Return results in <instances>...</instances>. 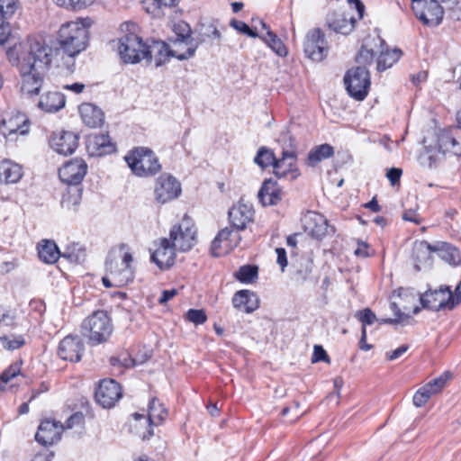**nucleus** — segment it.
<instances>
[{"label":"nucleus","mask_w":461,"mask_h":461,"mask_svg":"<svg viewBox=\"0 0 461 461\" xmlns=\"http://www.w3.org/2000/svg\"><path fill=\"white\" fill-rule=\"evenodd\" d=\"M54 49L45 41L29 37L7 50V58L12 65L20 69L47 72L51 66Z\"/></svg>","instance_id":"f257e3e1"},{"label":"nucleus","mask_w":461,"mask_h":461,"mask_svg":"<svg viewBox=\"0 0 461 461\" xmlns=\"http://www.w3.org/2000/svg\"><path fill=\"white\" fill-rule=\"evenodd\" d=\"M90 25L89 19H79L64 23L59 31V48L68 56V60L64 62V65L70 72L75 67L74 58L87 47Z\"/></svg>","instance_id":"f03ea898"},{"label":"nucleus","mask_w":461,"mask_h":461,"mask_svg":"<svg viewBox=\"0 0 461 461\" xmlns=\"http://www.w3.org/2000/svg\"><path fill=\"white\" fill-rule=\"evenodd\" d=\"M83 335L87 338L90 346L106 342L113 334L112 319L105 311H95L81 325Z\"/></svg>","instance_id":"7ed1b4c3"},{"label":"nucleus","mask_w":461,"mask_h":461,"mask_svg":"<svg viewBox=\"0 0 461 461\" xmlns=\"http://www.w3.org/2000/svg\"><path fill=\"white\" fill-rule=\"evenodd\" d=\"M124 159L132 173L140 177L155 176L162 167L155 152L146 147L134 148Z\"/></svg>","instance_id":"20e7f679"},{"label":"nucleus","mask_w":461,"mask_h":461,"mask_svg":"<svg viewBox=\"0 0 461 461\" xmlns=\"http://www.w3.org/2000/svg\"><path fill=\"white\" fill-rule=\"evenodd\" d=\"M132 418L135 423L131 428L136 430V434L143 439H149L153 436V426H158L167 417V410L156 397H153L148 408V416L138 412L133 413Z\"/></svg>","instance_id":"39448f33"},{"label":"nucleus","mask_w":461,"mask_h":461,"mask_svg":"<svg viewBox=\"0 0 461 461\" xmlns=\"http://www.w3.org/2000/svg\"><path fill=\"white\" fill-rule=\"evenodd\" d=\"M279 142L287 143L289 149H283L282 156L279 158H276L274 164V174L278 177H290L294 179L299 176L298 169L296 167V152L294 150V140L293 139L290 131L285 130L280 133L278 138Z\"/></svg>","instance_id":"423d86ee"},{"label":"nucleus","mask_w":461,"mask_h":461,"mask_svg":"<svg viewBox=\"0 0 461 461\" xmlns=\"http://www.w3.org/2000/svg\"><path fill=\"white\" fill-rule=\"evenodd\" d=\"M119 54L124 63L135 64L146 59L150 51L142 39L133 32L126 33L119 40Z\"/></svg>","instance_id":"0eeeda50"},{"label":"nucleus","mask_w":461,"mask_h":461,"mask_svg":"<svg viewBox=\"0 0 461 461\" xmlns=\"http://www.w3.org/2000/svg\"><path fill=\"white\" fill-rule=\"evenodd\" d=\"M126 248L125 244H121L118 250L113 249L109 252L105 261V269L111 276L113 275L124 276L127 285L133 279V271L131 267L133 258L130 252H123Z\"/></svg>","instance_id":"6e6552de"},{"label":"nucleus","mask_w":461,"mask_h":461,"mask_svg":"<svg viewBox=\"0 0 461 461\" xmlns=\"http://www.w3.org/2000/svg\"><path fill=\"white\" fill-rule=\"evenodd\" d=\"M348 95L357 101H362L368 94L370 86L369 71L365 67H357L348 70L344 77Z\"/></svg>","instance_id":"1a4fd4ad"},{"label":"nucleus","mask_w":461,"mask_h":461,"mask_svg":"<svg viewBox=\"0 0 461 461\" xmlns=\"http://www.w3.org/2000/svg\"><path fill=\"white\" fill-rule=\"evenodd\" d=\"M30 121L24 113L7 114L0 122V132L6 141H17L20 137L28 135Z\"/></svg>","instance_id":"9d476101"},{"label":"nucleus","mask_w":461,"mask_h":461,"mask_svg":"<svg viewBox=\"0 0 461 461\" xmlns=\"http://www.w3.org/2000/svg\"><path fill=\"white\" fill-rule=\"evenodd\" d=\"M196 230L189 218L184 217L181 223L172 227L167 239L176 250H190L195 241Z\"/></svg>","instance_id":"9b49d317"},{"label":"nucleus","mask_w":461,"mask_h":461,"mask_svg":"<svg viewBox=\"0 0 461 461\" xmlns=\"http://www.w3.org/2000/svg\"><path fill=\"white\" fill-rule=\"evenodd\" d=\"M189 46V49L185 50L183 52H180L179 50H177L176 48L170 49L169 46L165 42L158 41L152 46L151 50H149L150 58L147 60H151L153 52H155V65L157 68L165 64L169 57H175L179 60L188 59L194 55L195 50L199 46V42H190Z\"/></svg>","instance_id":"f8f14e48"},{"label":"nucleus","mask_w":461,"mask_h":461,"mask_svg":"<svg viewBox=\"0 0 461 461\" xmlns=\"http://www.w3.org/2000/svg\"><path fill=\"white\" fill-rule=\"evenodd\" d=\"M420 301L423 308L431 311H451L455 309V307L450 306L451 289L447 285H441L438 289L426 291L420 294Z\"/></svg>","instance_id":"ddd939ff"},{"label":"nucleus","mask_w":461,"mask_h":461,"mask_svg":"<svg viewBox=\"0 0 461 461\" xmlns=\"http://www.w3.org/2000/svg\"><path fill=\"white\" fill-rule=\"evenodd\" d=\"M437 0L418 1L412 10L419 20L429 26L438 25L443 18L444 10Z\"/></svg>","instance_id":"4468645a"},{"label":"nucleus","mask_w":461,"mask_h":461,"mask_svg":"<svg viewBox=\"0 0 461 461\" xmlns=\"http://www.w3.org/2000/svg\"><path fill=\"white\" fill-rule=\"evenodd\" d=\"M303 50L306 57L313 61H321L327 56V41L321 29H313L307 33Z\"/></svg>","instance_id":"2eb2a0df"},{"label":"nucleus","mask_w":461,"mask_h":461,"mask_svg":"<svg viewBox=\"0 0 461 461\" xmlns=\"http://www.w3.org/2000/svg\"><path fill=\"white\" fill-rule=\"evenodd\" d=\"M180 193L181 185L173 176L162 174L156 180L154 194L157 202L165 203L178 197Z\"/></svg>","instance_id":"dca6fc26"},{"label":"nucleus","mask_w":461,"mask_h":461,"mask_svg":"<svg viewBox=\"0 0 461 461\" xmlns=\"http://www.w3.org/2000/svg\"><path fill=\"white\" fill-rule=\"evenodd\" d=\"M438 148L444 154L461 157V126L440 131L438 134Z\"/></svg>","instance_id":"f3484780"},{"label":"nucleus","mask_w":461,"mask_h":461,"mask_svg":"<svg viewBox=\"0 0 461 461\" xmlns=\"http://www.w3.org/2000/svg\"><path fill=\"white\" fill-rule=\"evenodd\" d=\"M121 385L113 379H104L95 391V400L103 407L110 409L122 398Z\"/></svg>","instance_id":"a211bd4d"},{"label":"nucleus","mask_w":461,"mask_h":461,"mask_svg":"<svg viewBox=\"0 0 461 461\" xmlns=\"http://www.w3.org/2000/svg\"><path fill=\"white\" fill-rule=\"evenodd\" d=\"M87 172V164L82 158L66 162L59 170V179L68 185H79Z\"/></svg>","instance_id":"6ab92c4d"},{"label":"nucleus","mask_w":461,"mask_h":461,"mask_svg":"<svg viewBox=\"0 0 461 461\" xmlns=\"http://www.w3.org/2000/svg\"><path fill=\"white\" fill-rule=\"evenodd\" d=\"M85 345L78 336H66L59 344L58 355L60 358L70 362L81 360Z\"/></svg>","instance_id":"aec40b11"},{"label":"nucleus","mask_w":461,"mask_h":461,"mask_svg":"<svg viewBox=\"0 0 461 461\" xmlns=\"http://www.w3.org/2000/svg\"><path fill=\"white\" fill-rule=\"evenodd\" d=\"M64 426L53 420H44L41 422L35 439L42 446L52 445L61 438Z\"/></svg>","instance_id":"412c9836"},{"label":"nucleus","mask_w":461,"mask_h":461,"mask_svg":"<svg viewBox=\"0 0 461 461\" xmlns=\"http://www.w3.org/2000/svg\"><path fill=\"white\" fill-rule=\"evenodd\" d=\"M357 20L346 12L333 11L327 14L326 24L328 28L337 33L349 34L355 28Z\"/></svg>","instance_id":"4be33fe9"},{"label":"nucleus","mask_w":461,"mask_h":461,"mask_svg":"<svg viewBox=\"0 0 461 461\" xmlns=\"http://www.w3.org/2000/svg\"><path fill=\"white\" fill-rule=\"evenodd\" d=\"M240 240V235L232 237V230L224 228L221 230L212 242V254L214 257H221L236 248Z\"/></svg>","instance_id":"5701e85b"},{"label":"nucleus","mask_w":461,"mask_h":461,"mask_svg":"<svg viewBox=\"0 0 461 461\" xmlns=\"http://www.w3.org/2000/svg\"><path fill=\"white\" fill-rule=\"evenodd\" d=\"M229 221L232 228L243 230L253 221L254 210L251 204L239 202L229 210Z\"/></svg>","instance_id":"b1692460"},{"label":"nucleus","mask_w":461,"mask_h":461,"mask_svg":"<svg viewBox=\"0 0 461 461\" xmlns=\"http://www.w3.org/2000/svg\"><path fill=\"white\" fill-rule=\"evenodd\" d=\"M22 74L21 92L29 97L38 95L47 72L20 69Z\"/></svg>","instance_id":"393cba45"},{"label":"nucleus","mask_w":461,"mask_h":461,"mask_svg":"<svg viewBox=\"0 0 461 461\" xmlns=\"http://www.w3.org/2000/svg\"><path fill=\"white\" fill-rule=\"evenodd\" d=\"M78 145V136L72 131L55 133L50 141L51 148L59 154H72Z\"/></svg>","instance_id":"a878e982"},{"label":"nucleus","mask_w":461,"mask_h":461,"mask_svg":"<svg viewBox=\"0 0 461 461\" xmlns=\"http://www.w3.org/2000/svg\"><path fill=\"white\" fill-rule=\"evenodd\" d=\"M176 251L170 241L163 238L159 247L151 254V261L156 263L159 269H167L175 263Z\"/></svg>","instance_id":"bb28decb"},{"label":"nucleus","mask_w":461,"mask_h":461,"mask_svg":"<svg viewBox=\"0 0 461 461\" xmlns=\"http://www.w3.org/2000/svg\"><path fill=\"white\" fill-rule=\"evenodd\" d=\"M260 300L258 294L250 290H240L232 297V305L239 311L252 313L258 309Z\"/></svg>","instance_id":"cd10ccee"},{"label":"nucleus","mask_w":461,"mask_h":461,"mask_svg":"<svg viewBox=\"0 0 461 461\" xmlns=\"http://www.w3.org/2000/svg\"><path fill=\"white\" fill-rule=\"evenodd\" d=\"M304 228L313 238L321 240L329 234L330 226L323 215L310 212L304 218Z\"/></svg>","instance_id":"c85d7f7f"},{"label":"nucleus","mask_w":461,"mask_h":461,"mask_svg":"<svg viewBox=\"0 0 461 461\" xmlns=\"http://www.w3.org/2000/svg\"><path fill=\"white\" fill-rule=\"evenodd\" d=\"M87 149L92 155L104 156L116 150L108 134H95L87 139Z\"/></svg>","instance_id":"c756f323"},{"label":"nucleus","mask_w":461,"mask_h":461,"mask_svg":"<svg viewBox=\"0 0 461 461\" xmlns=\"http://www.w3.org/2000/svg\"><path fill=\"white\" fill-rule=\"evenodd\" d=\"M83 122L89 128L101 127L104 122V113L98 106L84 103L78 107Z\"/></svg>","instance_id":"7c9ffc66"},{"label":"nucleus","mask_w":461,"mask_h":461,"mask_svg":"<svg viewBox=\"0 0 461 461\" xmlns=\"http://www.w3.org/2000/svg\"><path fill=\"white\" fill-rule=\"evenodd\" d=\"M283 192L276 181L265 180L259 192L258 199L263 205H275L282 199Z\"/></svg>","instance_id":"2f4dec72"},{"label":"nucleus","mask_w":461,"mask_h":461,"mask_svg":"<svg viewBox=\"0 0 461 461\" xmlns=\"http://www.w3.org/2000/svg\"><path fill=\"white\" fill-rule=\"evenodd\" d=\"M66 104L65 95L59 91H48L44 93L39 101L38 106L47 113H56Z\"/></svg>","instance_id":"473e14b6"},{"label":"nucleus","mask_w":461,"mask_h":461,"mask_svg":"<svg viewBox=\"0 0 461 461\" xmlns=\"http://www.w3.org/2000/svg\"><path fill=\"white\" fill-rule=\"evenodd\" d=\"M23 176L21 165L5 159L0 163V181L6 185L18 183Z\"/></svg>","instance_id":"72a5a7b5"},{"label":"nucleus","mask_w":461,"mask_h":461,"mask_svg":"<svg viewBox=\"0 0 461 461\" xmlns=\"http://www.w3.org/2000/svg\"><path fill=\"white\" fill-rule=\"evenodd\" d=\"M173 32L176 38L173 40L174 47L180 50L182 46L185 50L189 49L190 42H198L195 39L191 37L192 30L189 24L185 22L180 21L174 24Z\"/></svg>","instance_id":"f704fd0d"},{"label":"nucleus","mask_w":461,"mask_h":461,"mask_svg":"<svg viewBox=\"0 0 461 461\" xmlns=\"http://www.w3.org/2000/svg\"><path fill=\"white\" fill-rule=\"evenodd\" d=\"M433 251H436L435 246L430 245L427 241H420L414 244L412 258L417 270H420V265L429 264Z\"/></svg>","instance_id":"c9c22d12"},{"label":"nucleus","mask_w":461,"mask_h":461,"mask_svg":"<svg viewBox=\"0 0 461 461\" xmlns=\"http://www.w3.org/2000/svg\"><path fill=\"white\" fill-rule=\"evenodd\" d=\"M38 255L41 260L47 264H54L61 254L53 240H44L38 245Z\"/></svg>","instance_id":"e433bc0d"},{"label":"nucleus","mask_w":461,"mask_h":461,"mask_svg":"<svg viewBox=\"0 0 461 461\" xmlns=\"http://www.w3.org/2000/svg\"><path fill=\"white\" fill-rule=\"evenodd\" d=\"M334 155V148L328 144H321L313 147L308 153L306 163L310 167L317 166L321 161L330 158Z\"/></svg>","instance_id":"4c0bfd02"},{"label":"nucleus","mask_w":461,"mask_h":461,"mask_svg":"<svg viewBox=\"0 0 461 461\" xmlns=\"http://www.w3.org/2000/svg\"><path fill=\"white\" fill-rule=\"evenodd\" d=\"M436 251L439 253L440 258L452 266H458L461 264V254L457 248L455 246L442 242L435 246Z\"/></svg>","instance_id":"58836bf2"},{"label":"nucleus","mask_w":461,"mask_h":461,"mask_svg":"<svg viewBox=\"0 0 461 461\" xmlns=\"http://www.w3.org/2000/svg\"><path fill=\"white\" fill-rule=\"evenodd\" d=\"M402 56V50L399 49H394L392 50H382L377 58V70L384 71L389 68H391L394 63H396Z\"/></svg>","instance_id":"ea45409f"},{"label":"nucleus","mask_w":461,"mask_h":461,"mask_svg":"<svg viewBox=\"0 0 461 461\" xmlns=\"http://www.w3.org/2000/svg\"><path fill=\"white\" fill-rule=\"evenodd\" d=\"M262 27L267 30V36L264 37L266 43L275 51L278 56L285 57L287 50L282 41L269 29V27L262 23Z\"/></svg>","instance_id":"a19ab883"},{"label":"nucleus","mask_w":461,"mask_h":461,"mask_svg":"<svg viewBox=\"0 0 461 461\" xmlns=\"http://www.w3.org/2000/svg\"><path fill=\"white\" fill-rule=\"evenodd\" d=\"M377 52L373 48L369 47V40H366L365 43L361 46L357 54L356 55V62L357 67H366L370 65Z\"/></svg>","instance_id":"79ce46f5"},{"label":"nucleus","mask_w":461,"mask_h":461,"mask_svg":"<svg viewBox=\"0 0 461 461\" xmlns=\"http://www.w3.org/2000/svg\"><path fill=\"white\" fill-rule=\"evenodd\" d=\"M221 34L213 23H203L201 24L198 38L195 39L199 42V45L206 41L207 40H217L220 41Z\"/></svg>","instance_id":"37998d69"},{"label":"nucleus","mask_w":461,"mask_h":461,"mask_svg":"<svg viewBox=\"0 0 461 461\" xmlns=\"http://www.w3.org/2000/svg\"><path fill=\"white\" fill-rule=\"evenodd\" d=\"M258 268L257 266L245 265L236 272L235 277L241 283L250 284L258 278Z\"/></svg>","instance_id":"c03bdc74"},{"label":"nucleus","mask_w":461,"mask_h":461,"mask_svg":"<svg viewBox=\"0 0 461 461\" xmlns=\"http://www.w3.org/2000/svg\"><path fill=\"white\" fill-rule=\"evenodd\" d=\"M276 158L271 149L266 147H261L258 150V153L254 158V162L262 168H265L269 166L274 167Z\"/></svg>","instance_id":"a18cd8bd"},{"label":"nucleus","mask_w":461,"mask_h":461,"mask_svg":"<svg viewBox=\"0 0 461 461\" xmlns=\"http://www.w3.org/2000/svg\"><path fill=\"white\" fill-rule=\"evenodd\" d=\"M451 373L445 372L438 377L427 383L425 386L430 392V394H437L446 386L447 382L451 378Z\"/></svg>","instance_id":"49530a36"},{"label":"nucleus","mask_w":461,"mask_h":461,"mask_svg":"<svg viewBox=\"0 0 461 461\" xmlns=\"http://www.w3.org/2000/svg\"><path fill=\"white\" fill-rule=\"evenodd\" d=\"M18 9V0H0V20H8Z\"/></svg>","instance_id":"de8ad7c7"},{"label":"nucleus","mask_w":461,"mask_h":461,"mask_svg":"<svg viewBox=\"0 0 461 461\" xmlns=\"http://www.w3.org/2000/svg\"><path fill=\"white\" fill-rule=\"evenodd\" d=\"M94 3V0H56V4L59 6L72 10H81Z\"/></svg>","instance_id":"09e8293b"},{"label":"nucleus","mask_w":461,"mask_h":461,"mask_svg":"<svg viewBox=\"0 0 461 461\" xmlns=\"http://www.w3.org/2000/svg\"><path fill=\"white\" fill-rule=\"evenodd\" d=\"M85 416L81 411L73 413L67 420L64 426L65 429H84Z\"/></svg>","instance_id":"8fccbe9b"},{"label":"nucleus","mask_w":461,"mask_h":461,"mask_svg":"<svg viewBox=\"0 0 461 461\" xmlns=\"http://www.w3.org/2000/svg\"><path fill=\"white\" fill-rule=\"evenodd\" d=\"M67 258L70 262L80 264L85 261L86 254V250L82 249H76V248H68L64 254L61 255Z\"/></svg>","instance_id":"3c124183"},{"label":"nucleus","mask_w":461,"mask_h":461,"mask_svg":"<svg viewBox=\"0 0 461 461\" xmlns=\"http://www.w3.org/2000/svg\"><path fill=\"white\" fill-rule=\"evenodd\" d=\"M103 284L105 287H122L126 285V278L120 275H113L112 276L107 274L102 278Z\"/></svg>","instance_id":"603ef678"},{"label":"nucleus","mask_w":461,"mask_h":461,"mask_svg":"<svg viewBox=\"0 0 461 461\" xmlns=\"http://www.w3.org/2000/svg\"><path fill=\"white\" fill-rule=\"evenodd\" d=\"M431 396H432V394H430V392L428 390V388L425 385H423L415 393L413 399H412L413 404L416 407H421L429 401V399Z\"/></svg>","instance_id":"864d4df0"},{"label":"nucleus","mask_w":461,"mask_h":461,"mask_svg":"<svg viewBox=\"0 0 461 461\" xmlns=\"http://www.w3.org/2000/svg\"><path fill=\"white\" fill-rule=\"evenodd\" d=\"M186 318L195 325L203 324L206 321L207 316L203 310L190 309L186 312Z\"/></svg>","instance_id":"5fc2aeb1"},{"label":"nucleus","mask_w":461,"mask_h":461,"mask_svg":"<svg viewBox=\"0 0 461 461\" xmlns=\"http://www.w3.org/2000/svg\"><path fill=\"white\" fill-rule=\"evenodd\" d=\"M356 317L363 324V327L371 325L376 321L375 314L369 308L357 312Z\"/></svg>","instance_id":"6e6d98bb"},{"label":"nucleus","mask_w":461,"mask_h":461,"mask_svg":"<svg viewBox=\"0 0 461 461\" xmlns=\"http://www.w3.org/2000/svg\"><path fill=\"white\" fill-rule=\"evenodd\" d=\"M230 25L237 31L246 34L249 37L256 38L258 37V33L252 30L247 23L242 21L231 20Z\"/></svg>","instance_id":"4d7b16f0"},{"label":"nucleus","mask_w":461,"mask_h":461,"mask_svg":"<svg viewBox=\"0 0 461 461\" xmlns=\"http://www.w3.org/2000/svg\"><path fill=\"white\" fill-rule=\"evenodd\" d=\"M390 308L394 312V314L396 316V319L382 320L381 323H389V324L397 323V322H400L401 321H402L405 318H410L411 317L410 314H405L404 312H402V311L399 308L398 304L396 303H394V302L391 303Z\"/></svg>","instance_id":"13d9d810"},{"label":"nucleus","mask_w":461,"mask_h":461,"mask_svg":"<svg viewBox=\"0 0 461 461\" xmlns=\"http://www.w3.org/2000/svg\"><path fill=\"white\" fill-rule=\"evenodd\" d=\"M20 373V366L17 364L11 365L0 375V381L3 384H7L11 379L15 377Z\"/></svg>","instance_id":"bf43d9fd"},{"label":"nucleus","mask_w":461,"mask_h":461,"mask_svg":"<svg viewBox=\"0 0 461 461\" xmlns=\"http://www.w3.org/2000/svg\"><path fill=\"white\" fill-rule=\"evenodd\" d=\"M321 361L330 363V357L321 345H315L313 348L312 362L317 363Z\"/></svg>","instance_id":"052dcab7"},{"label":"nucleus","mask_w":461,"mask_h":461,"mask_svg":"<svg viewBox=\"0 0 461 461\" xmlns=\"http://www.w3.org/2000/svg\"><path fill=\"white\" fill-rule=\"evenodd\" d=\"M0 339L3 341L4 348L8 350L17 349L24 344V340L22 338L9 339L7 337H3Z\"/></svg>","instance_id":"680f3d73"},{"label":"nucleus","mask_w":461,"mask_h":461,"mask_svg":"<svg viewBox=\"0 0 461 461\" xmlns=\"http://www.w3.org/2000/svg\"><path fill=\"white\" fill-rule=\"evenodd\" d=\"M7 20H0V44H5L11 35V28Z\"/></svg>","instance_id":"e2e57ef3"},{"label":"nucleus","mask_w":461,"mask_h":461,"mask_svg":"<svg viewBox=\"0 0 461 461\" xmlns=\"http://www.w3.org/2000/svg\"><path fill=\"white\" fill-rule=\"evenodd\" d=\"M402 174V169L397 168V167H392L387 171L386 176L389 179V181L391 182V184L393 185H394L400 181Z\"/></svg>","instance_id":"0e129e2a"},{"label":"nucleus","mask_w":461,"mask_h":461,"mask_svg":"<svg viewBox=\"0 0 461 461\" xmlns=\"http://www.w3.org/2000/svg\"><path fill=\"white\" fill-rule=\"evenodd\" d=\"M408 348H409L408 345H402L398 348H396L393 351L387 352L386 357L390 361L395 360V359L399 358L401 356H402L408 350Z\"/></svg>","instance_id":"69168bd1"},{"label":"nucleus","mask_w":461,"mask_h":461,"mask_svg":"<svg viewBox=\"0 0 461 461\" xmlns=\"http://www.w3.org/2000/svg\"><path fill=\"white\" fill-rule=\"evenodd\" d=\"M461 303V279L454 292L451 291V307H456Z\"/></svg>","instance_id":"338daca9"},{"label":"nucleus","mask_w":461,"mask_h":461,"mask_svg":"<svg viewBox=\"0 0 461 461\" xmlns=\"http://www.w3.org/2000/svg\"><path fill=\"white\" fill-rule=\"evenodd\" d=\"M449 15L454 20L461 21V0L455 2L449 8Z\"/></svg>","instance_id":"774afa93"}]
</instances>
